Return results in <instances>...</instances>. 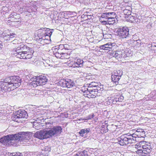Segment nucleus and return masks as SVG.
Masks as SVG:
<instances>
[{
    "mask_svg": "<svg viewBox=\"0 0 156 156\" xmlns=\"http://www.w3.org/2000/svg\"><path fill=\"white\" fill-rule=\"evenodd\" d=\"M0 45H2V42L1 41H0Z\"/></svg>",
    "mask_w": 156,
    "mask_h": 156,
    "instance_id": "nucleus-61",
    "label": "nucleus"
},
{
    "mask_svg": "<svg viewBox=\"0 0 156 156\" xmlns=\"http://www.w3.org/2000/svg\"><path fill=\"white\" fill-rule=\"evenodd\" d=\"M90 131V128H86L81 129L79 132V133L81 136L83 137L84 136V135H87Z\"/></svg>",
    "mask_w": 156,
    "mask_h": 156,
    "instance_id": "nucleus-24",
    "label": "nucleus"
},
{
    "mask_svg": "<svg viewBox=\"0 0 156 156\" xmlns=\"http://www.w3.org/2000/svg\"><path fill=\"white\" fill-rule=\"evenodd\" d=\"M3 48L2 45H0V52L2 51V48Z\"/></svg>",
    "mask_w": 156,
    "mask_h": 156,
    "instance_id": "nucleus-51",
    "label": "nucleus"
},
{
    "mask_svg": "<svg viewBox=\"0 0 156 156\" xmlns=\"http://www.w3.org/2000/svg\"><path fill=\"white\" fill-rule=\"evenodd\" d=\"M29 51H30V52H32L34 51L32 48H30L26 45L22 44L20 45V46H19L15 49L13 51V54L14 55L18 53H23L24 52H27Z\"/></svg>",
    "mask_w": 156,
    "mask_h": 156,
    "instance_id": "nucleus-7",
    "label": "nucleus"
},
{
    "mask_svg": "<svg viewBox=\"0 0 156 156\" xmlns=\"http://www.w3.org/2000/svg\"><path fill=\"white\" fill-rule=\"evenodd\" d=\"M28 116V114L26 111L21 110L16 111L14 115V118H27Z\"/></svg>",
    "mask_w": 156,
    "mask_h": 156,
    "instance_id": "nucleus-17",
    "label": "nucleus"
},
{
    "mask_svg": "<svg viewBox=\"0 0 156 156\" xmlns=\"http://www.w3.org/2000/svg\"><path fill=\"white\" fill-rule=\"evenodd\" d=\"M49 39V38H48V37H47V38H46V39H48V41H45V42H44V44H47V43H48Z\"/></svg>",
    "mask_w": 156,
    "mask_h": 156,
    "instance_id": "nucleus-52",
    "label": "nucleus"
},
{
    "mask_svg": "<svg viewBox=\"0 0 156 156\" xmlns=\"http://www.w3.org/2000/svg\"><path fill=\"white\" fill-rule=\"evenodd\" d=\"M88 89L89 85L88 86V87H86L85 86H83L82 87L81 89L82 91L84 93H86L85 94H84V95H86V94H87V92L89 91L88 90Z\"/></svg>",
    "mask_w": 156,
    "mask_h": 156,
    "instance_id": "nucleus-31",
    "label": "nucleus"
},
{
    "mask_svg": "<svg viewBox=\"0 0 156 156\" xmlns=\"http://www.w3.org/2000/svg\"><path fill=\"white\" fill-rule=\"evenodd\" d=\"M128 55L123 50H117L113 52L112 53L113 57H114L117 59L125 58L128 57Z\"/></svg>",
    "mask_w": 156,
    "mask_h": 156,
    "instance_id": "nucleus-12",
    "label": "nucleus"
},
{
    "mask_svg": "<svg viewBox=\"0 0 156 156\" xmlns=\"http://www.w3.org/2000/svg\"><path fill=\"white\" fill-rule=\"evenodd\" d=\"M74 156H88V154L87 151H83L78 152Z\"/></svg>",
    "mask_w": 156,
    "mask_h": 156,
    "instance_id": "nucleus-28",
    "label": "nucleus"
},
{
    "mask_svg": "<svg viewBox=\"0 0 156 156\" xmlns=\"http://www.w3.org/2000/svg\"><path fill=\"white\" fill-rule=\"evenodd\" d=\"M115 44L113 43H108L106 44L101 45L100 46L99 48L101 49L104 50H108L109 51H112L113 50V46Z\"/></svg>",
    "mask_w": 156,
    "mask_h": 156,
    "instance_id": "nucleus-21",
    "label": "nucleus"
},
{
    "mask_svg": "<svg viewBox=\"0 0 156 156\" xmlns=\"http://www.w3.org/2000/svg\"><path fill=\"white\" fill-rule=\"evenodd\" d=\"M70 59V57L69 56V55H68V53H64L63 52V54H62V59ZM70 59H69L70 60Z\"/></svg>",
    "mask_w": 156,
    "mask_h": 156,
    "instance_id": "nucleus-33",
    "label": "nucleus"
},
{
    "mask_svg": "<svg viewBox=\"0 0 156 156\" xmlns=\"http://www.w3.org/2000/svg\"><path fill=\"white\" fill-rule=\"evenodd\" d=\"M43 35L41 33L38 32L37 35H35L34 38L35 40L44 45V44L45 41H48V39H46V38L44 36H43Z\"/></svg>",
    "mask_w": 156,
    "mask_h": 156,
    "instance_id": "nucleus-19",
    "label": "nucleus"
},
{
    "mask_svg": "<svg viewBox=\"0 0 156 156\" xmlns=\"http://www.w3.org/2000/svg\"><path fill=\"white\" fill-rule=\"evenodd\" d=\"M122 71L120 70H118L112 73L111 79L113 82L117 85L118 84V81L122 75Z\"/></svg>",
    "mask_w": 156,
    "mask_h": 156,
    "instance_id": "nucleus-11",
    "label": "nucleus"
},
{
    "mask_svg": "<svg viewBox=\"0 0 156 156\" xmlns=\"http://www.w3.org/2000/svg\"><path fill=\"white\" fill-rule=\"evenodd\" d=\"M32 135V133L29 132H21L17 134H9L0 138V142L4 145L9 144V141L14 140L16 142L26 140L30 139Z\"/></svg>",
    "mask_w": 156,
    "mask_h": 156,
    "instance_id": "nucleus-2",
    "label": "nucleus"
},
{
    "mask_svg": "<svg viewBox=\"0 0 156 156\" xmlns=\"http://www.w3.org/2000/svg\"><path fill=\"white\" fill-rule=\"evenodd\" d=\"M118 36L121 39H126L128 41L131 39V35L129 33V29L126 27H123L117 30Z\"/></svg>",
    "mask_w": 156,
    "mask_h": 156,
    "instance_id": "nucleus-4",
    "label": "nucleus"
},
{
    "mask_svg": "<svg viewBox=\"0 0 156 156\" xmlns=\"http://www.w3.org/2000/svg\"><path fill=\"white\" fill-rule=\"evenodd\" d=\"M12 153H10L9 152L6 153L5 155V156H12Z\"/></svg>",
    "mask_w": 156,
    "mask_h": 156,
    "instance_id": "nucleus-47",
    "label": "nucleus"
},
{
    "mask_svg": "<svg viewBox=\"0 0 156 156\" xmlns=\"http://www.w3.org/2000/svg\"><path fill=\"white\" fill-rule=\"evenodd\" d=\"M34 136L41 140L48 138L46 130L37 132L34 134Z\"/></svg>",
    "mask_w": 156,
    "mask_h": 156,
    "instance_id": "nucleus-18",
    "label": "nucleus"
},
{
    "mask_svg": "<svg viewBox=\"0 0 156 156\" xmlns=\"http://www.w3.org/2000/svg\"><path fill=\"white\" fill-rule=\"evenodd\" d=\"M151 49L152 52H156V43L153 42L152 43L151 46Z\"/></svg>",
    "mask_w": 156,
    "mask_h": 156,
    "instance_id": "nucleus-32",
    "label": "nucleus"
},
{
    "mask_svg": "<svg viewBox=\"0 0 156 156\" xmlns=\"http://www.w3.org/2000/svg\"><path fill=\"white\" fill-rule=\"evenodd\" d=\"M34 77H37V76H35L32 77L31 79V80L32 82L30 83V84L33 86L34 87H36L37 86H41L38 81L36 80L37 79L35 78Z\"/></svg>",
    "mask_w": 156,
    "mask_h": 156,
    "instance_id": "nucleus-23",
    "label": "nucleus"
},
{
    "mask_svg": "<svg viewBox=\"0 0 156 156\" xmlns=\"http://www.w3.org/2000/svg\"><path fill=\"white\" fill-rule=\"evenodd\" d=\"M112 98V99H113L114 100V101H116L115 99V97L114 98L112 97V98Z\"/></svg>",
    "mask_w": 156,
    "mask_h": 156,
    "instance_id": "nucleus-55",
    "label": "nucleus"
},
{
    "mask_svg": "<svg viewBox=\"0 0 156 156\" xmlns=\"http://www.w3.org/2000/svg\"><path fill=\"white\" fill-rule=\"evenodd\" d=\"M5 8V7H3V9H4V8Z\"/></svg>",
    "mask_w": 156,
    "mask_h": 156,
    "instance_id": "nucleus-63",
    "label": "nucleus"
},
{
    "mask_svg": "<svg viewBox=\"0 0 156 156\" xmlns=\"http://www.w3.org/2000/svg\"><path fill=\"white\" fill-rule=\"evenodd\" d=\"M118 98V101L119 102H122L124 99V97L122 95L117 96Z\"/></svg>",
    "mask_w": 156,
    "mask_h": 156,
    "instance_id": "nucleus-41",
    "label": "nucleus"
},
{
    "mask_svg": "<svg viewBox=\"0 0 156 156\" xmlns=\"http://www.w3.org/2000/svg\"><path fill=\"white\" fill-rule=\"evenodd\" d=\"M33 127L34 128H36V126H35V125L34 124L33 125Z\"/></svg>",
    "mask_w": 156,
    "mask_h": 156,
    "instance_id": "nucleus-56",
    "label": "nucleus"
},
{
    "mask_svg": "<svg viewBox=\"0 0 156 156\" xmlns=\"http://www.w3.org/2000/svg\"><path fill=\"white\" fill-rule=\"evenodd\" d=\"M43 150H44L45 151H48V152H49L50 151L51 148L50 147H49L48 146H45L44 147Z\"/></svg>",
    "mask_w": 156,
    "mask_h": 156,
    "instance_id": "nucleus-43",
    "label": "nucleus"
},
{
    "mask_svg": "<svg viewBox=\"0 0 156 156\" xmlns=\"http://www.w3.org/2000/svg\"><path fill=\"white\" fill-rule=\"evenodd\" d=\"M137 133L138 132H135L134 133L132 134H128L127 136H129V138H130L131 139H132L131 143H133L134 142L136 141V138L137 137V136L139 135Z\"/></svg>",
    "mask_w": 156,
    "mask_h": 156,
    "instance_id": "nucleus-25",
    "label": "nucleus"
},
{
    "mask_svg": "<svg viewBox=\"0 0 156 156\" xmlns=\"http://www.w3.org/2000/svg\"><path fill=\"white\" fill-rule=\"evenodd\" d=\"M60 86L63 87L70 88L73 87L75 85L74 81L70 79H63L58 82Z\"/></svg>",
    "mask_w": 156,
    "mask_h": 156,
    "instance_id": "nucleus-9",
    "label": "nucleus"
},
{
    "mask_svg": "<svg viewBox=\"0 0 156 156\" xmlns=\"http://www.w3.org/2000/svg\"><path fill=\"white\" fill-rule=\"evenodd\" d=\"M142 144L144 145H142V149H139L136 151L137 154H139L140 156L141 155L143 154V153L145 152H151L152 148L151 146V144L148 142L143 141Z\"/></svg>",
    "mask_w": 156,
    "mask_h": 156,
    "instance_id": "nucleus-6",
    "label": "nucleus"
},
{
    "mask_svg": "<svg viewBox=\"0 0 156 156\" xmlns=\"http://www.w3.org/2000/svg\"><path fill=\"white\" fill-rule=\"evenodd\" d=\"M133 15H129L128 16H125V17L126 18H128L129 21L132 23H135L137 22L138 21V19L135 16L136 14L133 13Z\"/></svg>",
    "mask_w": 156,
    "mask_h": 156,
    "instance_id": "nucleus-22",
    "label": "nucleus"
},
{
    "mask_svg": "<svg viewBox=\"0 0 156 156\" xmlns=\"http://www.w3.org/2000/svg\"><path fill=\"white\" fill-rule=\"evenodd\" d=\"M84 60H87V58L86 57H85L84 58Z\"/></svg>",
    "mask_w": 156,
    "mask_h": 156,
    "instance_id": "nucleus-57",
    "label": "nucleus"
},
{
    "mask_svg": "<svg viewBox=\"0 0 156 156\" xmlns=\"http://www.w3.org/2000/svg\"><path fill=\"white\" fill-rule=\"evenodd\" d=\"M62 54H63V52L61 51L60 49H58L57 51L55 52L54 54L57 58H60L62 59Z\"/></svg>",
    "mask_w": 156,
    "mask_h": 156,
    "instance_id": "nucleus-29",
    "label": "nucleus"
},
{
    "mask_svg": "<svg viewBox=\"0 0 156 156\" xmlns=\"http://www.w3.org/2000/svg\"><path fill=\"white\" fill-rule=\"evenodd\" d=\"M135 132H138V134L139 133H142L141 134H142V135H144L145 134V132L144 129H137Z\"/></svg>",
    "mask_w": 156,
    "mask_h": 156,
    "instance_id": "nucleus-35",
    "label": "nucleus"
},
{
    "mask_svg": "<svg viewBox=\"0 0 156 156\" xmlns=\"http://www.w3.org/2000/svg\"><path fill=\"white\" fill-rule=\"evenodd\" d=\"M85 62H87L86 61H84L82 59L80 58L75 59L74 61L71 62L69 66L70 67L73 68L81 67L83 66V64Z\"/></svg>",
    "mask_w": 156,
    "mask_h": 156,
    "instance_id": "nucleus-14",
    "label": "nucleus"
},
{
    "mask_svg": "<svg viewBox=\"0 0 156 156\" xmlns=\"http://www.w3.org/2000/svg\"><path fill=\"white\" fill-rule=\"evenodd\" d=\"M155 93L154 92H152L150 94V96L151 97V98H156V95H155Z\"/></svg>",
    "mask_w": 156,
    "mask_h": 156,
    "instance_id": "nucleus-44",
    "label": "nucleus"
},
{
    "mask_svg": "<svg viewBox=\"0 0 156 156\" xmlns=\"http://www.w3.org/2000/svg\"><path fill=\"white\" fill-rule=\"evenodd\" d=\"M53 49H60L61 51L63 52L64 49V45L63 44H60L59 46H55L54 47H53Z\"/></svg>",
    "mask_w": 156,
    "mask_h": 156,
    "instance_id": "nucleus-30",
    "label": "nucleus"
},
{
    "mask_svg": "<svg viewBox=\"0 0 156 156\" xmlns=\"http://www.w3.org/2000/svg\"><path fill=\"white\" fill-rule=\"evenodd\" d=\"M128 7H126V9H129V8H127Z\"/></svg>",
    "mask_w": 156,
    "mask_h": 156,
    "instance_id": "nucleus-58",
    "label": "nucleus"
},
{
    "mask_svg": "<svg viewBox=\"0 0 156 156\" xmlns=\"http://www.w3.org/2000/svg\"><path fill=\"white\" fill-rule=\"evenodd\" d=\"M10 16H13L15 18H19L20 16L19 15L17 14V13L15 12H12L11 14H10Z\"/></svg>",
    "mask_w": 156,
    "mask_h": 156,
    "instance_id": "nucleus-38",
    "label": "nucleus"
},
{
    "mask_svg": "<svg viewBox=\"0 0 156 156\" xmlns=\"http://www.w3.org/2000/svg\"><path fill=\"white\" fill-rule=\"evenodd\" d=\"M115 101H116V102L119 101H118V98L117 96H116V97H115Z\"/></svg>",
    "mask_w": 156,
    "mask_h": 156,
    "instance_id": "nucleus-53",
    "label": "nucleus"
},
{
    "mask_svg": "<svg viewBox=\"0 0 156 156\" xmlns=\"http://www.w3.org/2000/svg\"><path fill=\"white\" fill-rule=\"evenodd\" d=\"M93 150V154L96 156H98L100 153L99 150L96 149H95Z\"/></svg>",
    "mask_w": 156,
    "mask_h": 156,
    "instance_id": "nucleus-36",
    "label": "nucleus"
},
{
    "mask_svg": "<svg viewBox=\"0 0 156 156\" xmlns=\"http://www.w3.org/2000/svg\"><path fill=\"white\" fill-rule=\"evenodd\" d=\"M94 116V114H93L92 115H90L86 117V119H83L82 118L80 119H79V120L80 121L81 120H89L91 119H92L93 118Z\"/></svg>",
    "mask_w": 156,
    "mask_h": 156,
    "instance_id": "nucleus-34",
    "label": "nucleus"
},
{
    "mask_svg": "<svg viewBox=\"0 0 156 156\" xmlns=\"http://www.w3.org/2000/svg\"><path fill=\"white\" fill-rule=\"evenodd\" d=\"M37 156H42V154H40L39 155H37Z\"/></svg>",
    "mask_w": 156,
    "mask_h": 156,
    "instance_id": "nucleus-60",
    "label": "nucleus"
},
{
    "mask_svg": "<svg viewBox=\"0 0 156 156\" xmlns=\"http://www.w3.org/2000/svg\"><path fill=\"white\" fill-rule=\"evenodd\" d=\"M128 8H129V9H125L123 10V13L126 16H128L131 15L132 8L128 6Z\"/></svg>",
    "mask_w": 156,
    "mask_h": 156,
    "instance_id": "nucleus-26",
    "label": "nucleus"
},
{
    "mask_svg": "<svg viewBox=\"0 0 156 156\" xmlns=\"http://www.w3.org/2000/svg\"><path fill=\"white\" fill-rule=\"evenodd\" d=\"M42 155V156H45L43 154H41Z\"/></svg>",
    "mask_w": 156,
    "mask_h": 156,
    "instance_id": "nucleus-62",
    "label": "nucleus"
},
{
    "mask_svg": "<svg viewBox=\"0 0 156 156\" xmlns=\"http://www.w3.org/2000/svg\"><path fill=\"white\" fill-rule=\"evenodd\" d=\"M67 13H68V14H69L70 16H71V17H73L74 16H76V13L75 12H70L69 11V12H66Z\"/></svg>",
    "mask_w": 156,
    "mask_h": 156,
    "instance_id": "nucleus-37",
    "label": "nucleus"
},
{
    "mask_svg": "<svg viewBox=\"0 0 156 156\" xmlns=\"http://www.w3.org/2000/svg\"><path fill=\"white\" fill-rule=\"evenodd\" d=\"M86 17H87V19H90V20L91 19H92V18L91 16H90V15H87L86 16Z\"/></svg>",
    "mask_w": 156,
    "mask_h": 156,
    "instance_id": "nucleus-48",
    "label": "nucleus"
},
{
    "mask_svg": "<svg viewBox=\"0 0 156 156\" xmlns=\"http://www.w3.org/2000/svg\"><path fill=\"white\" fill-rule=\"evenodd\" d=\"M31 10H30V9H27L26 10V12H31Z\"/></svg>",
    "mask_w": 156,
    "mask_h": 156,
    "instance_id": "nucleus-54",
    "label": "nucleus"
},
{
    "mask_svg": "<svg viewBox=\"0 0 156 156\" xmlns=\"http://www.w3.org/2000/svg\"><path fill=\"white\" fill-rule=\"evenodd\" d=\"M8 19L9 20H8V23H9V21H11V22H12V20H15L14 19H15V18L13 16H10V14L9 15Z\"/></svg>",
    "mask_w": 156,
    "mask_h": 156,
    "instance_id": "nucleus-40",
    "label": "nucleus"
},
{
    "mask_svg": "<svg viewBox=\"0 0 156 156\" xmlns=\"http://www.w3.org/2000/svg\"><path fill=\"white\" fill-rule=\"evenodd\" d=\"M108 100L109 104H115L117 102L116 101H114V100L111 98H110V99H109Z\"/></svg>",
    "mask_w": 156,
    "mask_h": 156,
    "instance_id": "nucleus-42",
    "label": "nucleus"
},
{
    "mask_svg": "<svg viewBox=\"0 0 156 156\" xmlns=\"http://www.w3.org/2000/svg\"><path fill=\"white\" fill-rule=\"evenodd\" d=\"M81 17L82 18H85V20H86L87 19V17H86V15H82L81 16Z\"/></svg>",
    "mask_w": 156,
    "mask_h": 156,
    "instance_id": "nucleus-49",
    "label": "nucleus"
},
{
    "mask_svg": "<svg viewBox=\"0 0 156 156\" xmlns=\"http://www.w3.org/2000/svg\"><path fill=\"white\" fill-rule=\"evenodd\" d=\"M14 20H12V22H20V19L19 18H16L15 19H14Z\"/></svg>",
    "mask_w": 156,
    "mask_h": 156,
    "instance_id": "nucleus-45",
    "label": "nucleus"
},
{
    "mask_svg": "<svg viewBox=\"0 0 156 156\" xmlns=\"http://www.w3.org/2000/svg\"><path fill=\"white\" fill-rule=\"evenodd\" d=\"M48 138L53 136H57L62 132V128L59 126H54L46 130Z\"/></svg>",
    "mask_w": 156,
    "mask_h": 156,
    "instance_id": "nucleus-3",
    "label": "nucleus"
},
{
    "mask_svg": "<svg viewBox=\"0 0 156 156\" xmlns=\"http://www.w3.org/2000/svg\"><path fill=\"white\" fill-rule=\"evenodd\" d=\"M54 30L53 29L51 30L50 29L42 28L38 30V32L41 33L42 35H43V36H44L45 38H46V37H48V38L50 39L51 36Z\"/></svg>",
    "mask_w": 156,
    "mask_h": 156,
    "instance_id": "nucleus-16",
    "label": "nucleus"
},
{
    "mask_svg": "<svg viewBox=\"0 0 156 156\" xmlns=\"http://www.w3.org/2000/svg\"><path fill=\"white\" fill-rule=\"evenodd\" d=\"M87 94H86V97L89 98H94L97 95L98 93L101 91V90L93 89L92 88L89 87Z\"/></svg>",
    "mask_w": 156,
    "mask_h": 156,
    "instance_id": "nucleus-15",
    "label": "nucleus"
},
{
    "mask_svg": "<svg viewBox=\"0 0 156 156\" xmlns=\"http://www.w3.org/2000/svg\"><path fill=\"white\" fill-rule=\"evenodd\" d=\"M62 12V15H63L64 16V17H66L67 15H69L68 14V13H66L67 12Z\"/></svg>",
    "mask_w": 156,
    "mask_h": 156,
    "instance_id": "nucleus-46",
    "label": "nucleus"
},
{
    "mask_svg": "<svg viewBox=\"0 0 156 156\" xmlns=\"http://www.w3.org/2000/svg\"><path fill=\"white\" fill-rule=\"evenodd\" d=\"M102 17H105L108 19V21L110 24H115V18L116 16V15L115 12H106L104 13L102 16Z\"/></svg>",
    "mask_w": 156,
    "mask_h": 156,
    "instance_id": "nucleus-8",
    "label": "nucleus"
},
{
    "mask_svg": "<svg viewBox=\"0 0 156 156\" xmlns=\"http://www.w3.org/2000/svg\"><path fill=\"white\" fill-rule=\"evenodd\" d=\"M21 79L18 76L7 77L0 81V89L3 92L13 90L21 83Z\"/></svg>",
    "mask_w": 156,
    "mask_h": 156,
    "instance_id": "nucleus-1",
    "label": "nucleus"
},
{
    "mask_svg": "<svg viewBox=\"0 0 156 156\" xmlns=\"http://www.w3.org/2000/svg\"><path fill=\"white\" fill-rule=\"evenodd\" d=\"M34 123H35V125H36V124H38L37 123H36V122H35L34 123Z\"/></svg>",
    "mask_w": 156,
    "mask_h": 156,
    "instance_id": "nucleus-59",
    "label": "nucleus"
},
{
    "mask_svg": "<svg viewBox=\"0 0 156 156\" xmlns=\"http://www.w3.org/2000/svg\"><path fill=\"white\" fill-rule=\"evenodd\" d=\"M64 49L65 50H69L70 49V46L68 44H63Z\"/></svg>",
    "mask_w": 156,
    "mask_h": 156,
    "instance_id": "nucleus-39",
    "label": "nucleus"
},
{
    "mask_svg": "<svg viewBox=\"0 0 156 156\" xmlns=\"http://www.w3.org/2000/svg\"><path fill=\"white\" fill-rule=\"evenodd\" d=\"M128 133L122 135L119 137L118 140L119 144L121 146L126 145L128 144H131L132 139L127 136Z\"/></svg>",
    "mask_w": 156,
    "mask_h": 156,
    "instance_id": "nucleus-10",
    "label": "nucleus"
},
{
    "mask_svg": "<svg viewBox=\"0 0 156 156\" xmlns=\"http://www.w3.org/2000/svg\"><path fill=\"white\" fill-rule=\"evenodd\" d=\"M34 52V51L32 52H30V51H29L27 52H24L23 53H18V54H16L14 56L20 59H28L32 58Z\"/></svg>",
    "mask_w": 156,
    "mask_h": 156,
    "instance_id": "nucleus-13",
    "label": "nucleus"
},
{
    "mask_svg": "<svg viewBox=\"0 0 156 156\" xmlns=\"http://www.w3.org/2000/svg\"><path fill=\"white\" fill-rule=\"evenodd\" d=\"M37 77H34V78L37 79L36 80L38 81L41 86L44 85L48 82V79L46 76L44 75H41L37 76Z\"/></svg>",
    "mask_w": 156,
    "mask_h": 156,
    "instance_id": "nucleus-20",
    "label": "nucleus"
},
{
    "mask_svg": "<svg viewBox=\"0 0 156 156\" xmlns=\"http://www.w3.org/2000/svg\"><path fill=\"white\" fill-rule=\"evenodd\" d=\"M16 36V35L15 33H10V34H8L5 32H3L2 33L1 37L7 41H11V42L13 44H18L20 43V41H19L17 39L13 40Z\"/></svg>",
    "mask_w": 156,
    "mask_h": 156,
    "instance_id": "nucleus-5",
    "label": "nucleus"
},
{
    "mask_svg": "<svg viewBox=\"0 0 156 156\" xmlns=\"http://www.w3.org/2000/svg\"><path fill=\"white\" fill-rule=\"evenodd\" d=\"M89 87L92 88L101 90V88L98 86V84L94 82L90 83L89 85Z\"/></svg>",
    "mask_w": 156,
    "mask_h": 156,
    "instance_id": "nucleus-27",
    "label": "nucleus"
},
{
    "mask_svg": "<svg viewBox=\"0 0 156 156\" xmlns=\"http://www.w3.org/2000/svg\"><path fill=\"white\" fill-rule=\"evenodd\" d=\"M140 133V134H141V135H142V134H141V133Z\"/></svg>",
    "mask_w": 156,
    "mask_h": 156,
    "instance_id": "nucleus-64",
    "label": "nucleus"
},
{
    "mask_svg": "<svg viewBox=\"0 0 156 156\" xmlns=\"http://www.w3.org/2000/svg\"><path fill=\"white\" fill-rule=\"evenodd\" d=\"M140 133H138L139 135L137 136L138 137H143L144 135H141V134H140Z\"/></svg>",
    "mask_w": 156,
    "mask_h": 156,
    "instance_id": "nucleus-50",
    "label": "nucleus"
}]
</instances>
